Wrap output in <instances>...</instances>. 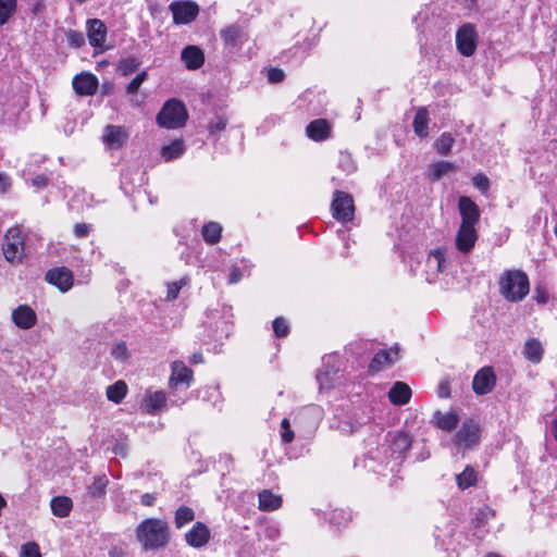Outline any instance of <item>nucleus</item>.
Listing matches in <instances>:
<instances>
[{
  "instance_id": "nucleus-44",
  "label": "nucleus",
  "mask_w": 557,
  "mask_h": 557,
  "mask_svg": "<svg viewBox=\"0 0 557 557\" xmlns=\"http://www.w3.org/2000/svg\"><path fill=\"white\" fill-rule=\"evenodd\" d=\"M494 516L495 511L491 507L484 506L476 511L474 522L478 528H481Z\"/></svg>"
},
{
  "instance_id": "nucleus-47",
  "label": "nucleus",
  "mask_w": 557,
  "mask_h": 557,
  "mask_svg": "<svg viewBox=\"0 0 557 557\" xmlns=\"http://www.w3.org/2000/svg\"><path fill=\"white\" fill-rule=\"evenodd\" d=\"M65 36L71 47L81 48L85 44V37L81 32L70 29L66 32Z\"/></svg>"
},
{
  "instance_id": "nucleus-46",
  "label": "nucleus",
  "mask_w": 557,
  "mask_h": 557,
  "mask_svg": "<svg viewBox=\"0 0 557 557\" xmlns=\"http://www.w3.org/2000/svg\"><path fill=\"white\" fill-rule=\"evenodd\" d=\"M273 332L277 337H285L289 333V325L284 318H276L273 323Z\"/></svg>"
},
{
  "instance_id": "nucleus-61",
  "label": "nucleus",
  "mask_w": 557,
  "mask_h": 557,
  "mask_svg": "<svg viewBox=\"0 0 557 557\" xmlns=\"http://www.w3.org/2000/svg\"><path fill=\"white\" fill-rule=\"evenodd\" d=\"M190 362L196 364V363H202L203 362V357H202V354L201 352H195L191 358H190Z\"/></svg>"
},
{
  "instance_id": "nucleus-59",
  "label": "nucleus",
  "mask_w": 557,
  "mask_h": 557,
  "mask_svg": "<svg viewBox=\"0 0 557 557\" xmlns=\"http://www.w3.org/2000/svg\"><path fill=\"white\" fill-rule=\"evenodd\" d=\"M33 186L44 188L48 184V177L45 175H37L32 181Z\"/></svg>"
},
{
  "instance_id": "nucleus-20",
  "label": "nucleus",
  "mask_w": 557,
  "mask_h": 557,
  "mask_svg": "<svg viewBox=\"0 0 557 557\" xmlns=\"http://www.w3.org/2000/svg\"><path fill=\"white\" fill-rule=\"evenodd\" d=\"M14 324L22 330L32 329L37 322L36 312L27 305H20L12 311Z\"/></svg>"
},
{
  "instance_id": "nucleus-25",
  "label": "nucleus",
  "mask_w": 557,
  "mask_h": 557,
  "mask_svg": "<svg viewBox=\"0 0 557 557\" xmlns=\"http://www.w3.org/2000/svg\"><path fill=\"white\" fill-rule=\"evenodd\" d=\"M411 398V388L404 382H396L388 391V399L395 406H404Z\"/></svg>"
},
{
  "instance_id": "nucleus-11",
  "label": "nucleus",
  "mask_w": 557,
  "mask_h": 557,
  "mask_svg": "<svg viewBox=\"0 0 557 557\" xmlns=\"http://www.w3.org/2000/svg\"><path fill=\"white\" fill-rule=\"evenodd\" d=\"M458 210L461 218L460 225L476 227L481 212L478 205L471 198L467 196L459 197Z\"/></svg>"
},
{
  "instance_id": "nucleus-58",
  "label": "nucleus",
  "mask_w": 557,
  "mask_h": 557,
  "mask_svg": "<svg viewBox=\"0 0 557 557\" xmlns=\"http://www.w3.org/2000/svg\"><path fill=\"white\" fill-rule=\"evenodd\" d=\"M10 177L4 173H0V193H5L10 188Z\"/></svg>"
},
{
  "instance_id": "nucleus-24",
  "label": "nucleus",
  "mask_w": 557,
  "mask_h": 557,
  "mask_svg": "<svg viewBox=\"0 0 557 557\" xmlns=\"http://www.w3.org/2000/svg\"><path fill=\"white\" fill-rule=\"evenodd\" d=\"M181 59L188 70H198L205 62V54L197 46H187L181 53Z\"/></svg>"
},
{
  "instance_id": "nucleus-4",
  "label": "nucleus",
  "mask_w": 557,
  "mask_h": 557,
  "mask_svg": "<svg viewBox=\"0 0 557 557\" xmlns=\"http://www.w3.org/2000/svg\"><path fill=\"white\" fill-rule=\"evenodd\" d=\"M342 361L337 355H327L322 359V366L318 370L315 379L320 392H326L341 384Z\"/></svg>"
},
{
  "instance_id": "nucleus-18",
  "label": "nucleus",
  "mask_w": 557,
  "mask_h": 557,
  "mask_svg": "<svg viewBox=\"0 0 557 557\" xmlns=\"http://www.w3.org/2000/svg\"><path fill=\"white\" fill-rule=\"evenodd\" d=\"M73 89L78 96H92L98 89V78L91 73H81L72 81Z\"/></svg>"
},
{
  "instance_id": "nucleus-55",
  "label": "nucleus",
  "mask_w": 557,
  "mask_h": 557,
  "mask_svg": "<svg viewBox=\"0 0 557 557\" xmlns=\"http://www.w3.org/2000/svg\"><path fill=\"white\" fill-rule=\"evenodd\" d=\"M243 277V272L240 268L237 265H232L228 273V283L230 284H236L238 283Z\"/></svg>"
},
{
  "instance_id": "nucleus-14",
  "label": "nucleus",
  "mask_w": 557,
  "mask_h": 557,
  "mask_svg": "<svg viewBox=\"0 0 557 557\" xmlns=\"http://www.w3.org/2000/svg\"><path fill=\"white\" fill-rule=\"evenodd\" d=\"M170 10L173 14L174 23L188 24L198 15L199 8L193 1H176L171 3Z\"/></svg>"
},
{
  "instance_id": "nucleus-42",
  "label": "nucleus",
  "mask_w": 557,
  "mask_h": 557,
  "mask_svg": "<svg viewBox=\"0 0 557 557\" xmlns=\"http://www.w3.org/2000/svg\"><path fill=\"white\" fill-rule=\"evenodd\" d=\"M139 65L140 61L137 58L128 57L119 62L117 72L123 76H128L134 73Z\"/></svg>"
},
{
  "instance_id": "nucleus-57",
  "label": "nucleus",
  "mask_w": 557,
  "mask_h": 557,
  "mask_svg": "<svg viewBox=\"0 0 557 557\" xmlns=\"http://www.w3.org/2000/svg\"><path fill=\"white\" fill-rule=\"evenodd\" d=\"M157 500V494L156 493H146L141 495L140 503L144 506L151 507L154 505Z\"/></svg>"
},
{
  "instance_id": "nucleus-3",
  "label": "nucleus",
  "mask_w": 557,
  "mask_h": 557,
  "mask_svg": "<svg viewBox=\"0 0 557 557\" xmlns=\"http://www.w3.org/2000/svg\"><path fill=\"white\" fill-rule=\"evenodd\" d=\"M499 292L510 302L521 301L530 292L528 275L520 270L505 271L499 280Z\"/></svg>"
},
{
  "instance_id": "nucleus-10",
  "label": "nucleus",
  "mask_w": 557,
  "mask_h": 557,
  "mask_svg": "<svg viewBox=\"0 0 557 557\" xmlns=\"http://www.w3.org/2000/svg\"><path fill=\"white\" fill-rule=\"evenodd\" d=\"M447 268L446 249L431 250L425 261V274L429 283L436 282L440 273Z\"/></svg>"
},
{
  "instance_id": "nucleus-60",
  "label": "nucleus",
  "mask_w": 557,
  "mask_h": 557,
  "mask_svg": "<svg viewBox=\"0 0 557 557\" xmlns=\"http://www.w3.org/2000/svg\"><path fill=\"white\" fill-rule=\"evenodd\" d=\"M280 535V530L276 527H269L267 529V537L270 540H276Z\"/></svg>"
},
{
  "instance_id": "nucleus-38",
  "label": "nucleus",
  "mask_w": 557,
  "mask_h": 557,
  "mask_svg": "<svg viewBox=\"0 0 557 557\" xmlns=\"http://www.w3.org/2000/svg\"><path fill=\"white\" fill-rule=\"evenodd\" d=\"M456 482L459 488L466 490L476 483V471L467 466L465 470L456 475Z\"/></svg>"
},
{
  "instance_id": "nucleus-13",
  "label": "nucleus",
  "mask_w": 557,
  "mask_h": 557,
  "mask_svg": "<svg viewBox=\"0 0 557 557\" xmlns=\"http://www.w3.org/2000/svg\"><path fill=\"white\" fill-rule=\"evenodd\" d=\"M496 375L492 367L481 368L473 376L472 388L476 395H486L493 391Z\"/></svg>"
},
{
  "instance_id": "nucleus-40",
  "label": "nucleus",
  "mask_w": 557,
  "mask_h": 557,
  "mask_svg": "<svg viewBox=\"0 0 557 557\" xmlns=\"http://www.w3.org/2000/svg\"><path fill=\"white\" fill-rule=\"evenodd\" d=\"M195 519V511L187 506H181L175 511L174 523L177 529H182Z\"/></svg>"
},
{
  "instance_id": "nucleus-22",
  "label": "nucleus",
  "mask_w": 557,
  "mask_h": 557,
  "mask_svg": "<svg viewBox=\"0 0 557 557\" xmlns=\"http://www.w3.org/2000/svg\"><path fill=\"white\" fill-rule=\"evenodd\" d=\"M87 36L92 47H102L107 38V27L104 23L98 18H90L86 23Z\"/></svg>"
},
{
  "instance_id": "nucleus-35",
  "label": "nucleus",
  "mask_w": 557,
  "mask_h": 557,
  "mask_svg": "<svg viewBox=\"0 0 557 557\" xmlns=\"http://www.w3.org/2000/svg\"><path fill=\"white\" fill-rule=\"evenodd\" d=\"M222 226L216 222H209L202 226L201 234L205 242L214 245L220 242Z\"/></svg>"
},
{
  "instance_id": "nucleus-17",
  "label": "nucleus",
  "mask_w": 557,
  "mask_h": 557,
  "mask_svg": "<svg viewBox=\"0 0 557 557\" xmlns=\"http://www.w3.org/2000/svg\"><path fill=\"white\" fill-rule=\"evenodd\" d=\"M211 537L209 528L203 522H196L189 531L185 533L186 543L194 548L205 547Z\"/></svg>"
},
{
  "instance_id": "nucleus-29",
  "label": "nucleus",
  "mask_w": 557,
  "mask_h": 557,
  "mask_svg": "<svg viewBox=\"0 0 557 557\" xmlns=\"http://www.w3.org/2000/svg\"><path fill=\"white\" fill-rule=\"evenodd\" d=\"M412 126L417 136L423 138L429 135V113L426 108L420 107L417 110Z\"/></svg>"
},
{
  "instance_id": "nucleus-15",
  "label": "nucleus",
  "mask_w": 557,
  "mask_h": 557,
  "mask_svg": "<svg viewBox=\"0 0 557 557\" xmlns=\"http://www.w3.org/2000/svg\"><path fill=\"white\" fill-rule=\"evenodd\" d=\"M478 240L476 227L459 225L455 245L459 252L467 255L472 251Z\"/></svg>"
},
{
  "instance_id": "nucleus-5",
  "label": "nucleus",
  "mask_w": 557,
  "mask_h": 557,
  "mask_svg": "<svg viewBox=\"0 0 557 557\" xmlns=\"http://www.w3.org/2000/svg\"><path fill=\"white\" fill-rule=\"evenodd\" d=\"M187 111L184 104L175 99L165 102L157 115V122L160 126L174 129L182 127L187 120Z\"/></svg>"
},
{
  "instance_id": "nucleus-21",
  "label": "nucleus",
  "mask_w": 557,
  "mask_h": 557,
  "mask_svg": "<svg viewBox=\"0 0 557 557\" xmlns=\"http://www.w3.org/2000/svg\"><path fill=\"white\" fill-rule=\"evenodd\" d=\"M171 369L172 373L170 376V385L172 387L184 385L187 388L190 386L193 381V371L183 361H174Z\"/></svg>"
},
{
  "instance_id": "nucleus-45",
  "label": "nucleus",
  "mask_w": 557,
  "mask_h": 557,
  "mask_svg": "<svg viewBox=\"0 0 557 557\" xmlns=\"http://www.w3.org/2000/svg\"><path fill=\"white\" fill-rule=\"evenodd\" d=\"M281 440L284 444H289L293 442L295 434L294 431L290 428L289 420L287 418H284L281 422Z\"/></svg>"
},
{
  "instance_id": "nucleus-50",
  "label": "nucleus",
  "mask_w": 557,
  "mask_h": 557,
  "mask_svg": "<svg viewBox=\"0 0 557 557\" xmlns=\"http://www.w3.org/2000/svg\"><path fill=\"white\" fill-rule=\"evenodd\" d=\"M473 185L483 194H485L490 188V180L486 175L479 173L472 178Z\"/></svg>"
},
{
  "instance_id": "nucleus-36",
  "label": "nucleus",
  "mask_w": 557,
  "mask_h": 557,
  "mask_svg": "<svg viewBox=\"0 0 557 557\" xmlns=\"http://www.w3.org/2000/svg\"><path fill=\"white\" fill-rule=\"evenodd\" d=\"M524 357L533 362L539 363L543 358V347L537 339H529L524 345Z\"/></svg>"
},
{
  "instance_id": "nucleus-33",
  "label": "nucleus",
  "mask_w": 557,
  "mask_h": 557,
  "mask_svg": "<svg viewBox=\"0 0 557 557\" xmlns=\"http://www.w3.org/2000/svg\"><path fill=\"white\" fill-rule=\"evenodd\" d=\"M185 151V145L182 139H175L161 149V157L165 161H171L180 158Z\"/></svg>"
},
{
  "instance_id": "nucleus-1",
  "label": "nucleus",
  "mask_w": 557,
  "mask_h": 557,
  "mask_svg": "<svg viewBox=\"0 0 557 557\" xmlns=\"http://www.w3.org/2000/svg\"><path fill=\"white\" fill-rule=\"evenodd\" d=\"M386 442L387 447H377L375 450L368 453L364 459L366 468L376 472L377 468L372 465L374 461L380 465H387L389 459L401 460L412 443L411 437L405 432L389 433Z\"/></svg>"
},
{
  "instance_id": "nucleus-53",
  "label": "nucleus",
  "mask_w": 557,
  "mask_h": 557,
  "mask_svg": "<svg viewBox=\"0 0 557 557\" xmlns=\"http://www.w3.org/2000/svg\"><path fill=\"white\" fill-rule=\"evenodd\" d=\"M90 233V225L86 223H77L74 226V234L78 238H85Z\"/></svg>"
},
{
  "instance_id": "nucleus-9",
  "label": "nucleus",
  "mask_w": 557,
  "mask_h": 557,
  "mask_svg": "<svg viewBox=\"0 0 557 557\" xmlns=\"http://www.w3.org/2000/svg\"><path fill=\"white\" fill-rule=\"evenodd\" d=\"M480 442V426L473 420L463 422L455 435L454 443L458 448L469 449Z\"/></svg>"
},
{
  "instance_id": "nucleus-28",
  "label": "nucleus",
  "mask_w": 557,
  "mask_h": 557,
  "mask_svg": "<svg viewBox=\"0 0 557 557\" xmlns=\"http://www.w3.org/2000/svg\"><path fill=\"white\" fill-rule=\"evenodd\" d=\"M259 505L258 508L261 511H274L282 506L281 495L274 494L270 490H263L258 495Z\"/></svg>"
},
{
  "instance_id": "nucleus-49",
  "label": "nucleus",
  "mask_w": 557,
  "mask_h": 557,
  "mask_svg": "<svg viewBox=\"0 0 557 557\" xmlns=\"http://www.w3.org/2000/svg\"><path fill=\"white\" fill-rule=\"evenodd\" d=\"M146 78H147L146 71H141L140 73H138L127 85L126 92L129 95L137 92V90L141 86V84L146 81Z\"/></svg>"
},
{
  "instance_id": "nucleus-37",
  "label": "nucleus",
  "mask_w": 557,
  "mask_h": 557,
  "mask_svg": "<svg viewBox=\"0 0 557 557\" xmlns=\"http://www.w3.org/2000/svg\"><path fill=\"white\" fill-rule=\"evenodd\" d=\"M108 484L109 480L104 474L95 476L92 483L87 486V493L92 498L102 497L106 495Z\"/></svg>"
},
{
  "instance_id": "nucleus-34",
  "label": "nucleus",
  "mask_w": 557,
  "mask_h": 557,
  "mask_svg": "<svg viewBox=\"0 0 557 557\" xmlns=\"http://www.w3.org/2000/svg\"><path fill=\"white\" fill-rule=\"evenodd\" d=\"M106 394L110 401L120 404L127 394V385L124 381L119 380L107 387Z\"/></svg>"
},
{
  "instance_id": "nucleus-7",
  "label": "nucleus",
  "mask_w": 557,
  "mask_h": 557,
  "mask_svg": "<svg viewBox=\"0 0 557 557\" xmlns=\"http://www.w3.org/2000/svg\"><path fill=\"white\" fill-rule=\"evenodd\" d=\"M331 210L333 218L338 222H351L355 214V203L352 196L341 190L334 191Z\"/></svg>"
},
{
  "instance_id": "nucleus-43",
  "label": "nucleus",
  "mask_w": 557,
  "mask_h": 557,
  "mask_svg": "<svg viewBox=\"0 0 557 557\" xmlns=\"http://www.w3.org/2000/svg\"><path fill=\"white\" fill-rule=\"evenodd\" d=\"M189 283V278L184 276V277H181L180 280L177 281H174V282H171V283H168L166 285V297L165 299L168 301H172L174 299L177 298L181 289L186 286L187 284Z\"/></svg>"
},
{
  "instance_id": "nucleus-19",
  "label": "nucleus",
  "mask_w": 557,
  "mask_h": 557,
  "mask_svg": "<svg viewBox=\"0 0 557 557\" xmlns=\"http://www.w3.org/2000/svg\"><path fill=\"white\" fill-rule=\"evenodd\" d=\"M127 138L128 133L123 126L107 125L104 127L102 140L108 147L112 149L121 148L125 144Z\"/></svg>"
},
{
  "instance_id": "nucleus-52",
  "label": "nucleus",
  "mask_w": 557,
  "mask_h": 557,
  "mask_svg": "<svg viewBox=\"0 0 557 557\" xmlns=\"http://www.w3.org/2000/svg\"><path fill=\"white\" fill-rule=\"evenodd\" d=\"M226 119L222 116H216L214 121H211L208 125V129L210 134H214L218 132H222L226 127Z\"/></svg>"
},
{
  "instance_id": "nucleus-27",
  "label": "nucleus",
  "mask_w": 557,
  "mask_h": 557,
  "mask_svg": "<svg viewBox=\"0 0 557 557\" xmlns=\"http://www.w3.org/2000/svg\"><path fill=\"white\" fill-rule=\"evenodd\" d=\"M166 403V395L162 391L148 392L145 395L141 407L147 413H156L161 410Z\"/></svg>"
},
{
  "instance_id": "nucleus-26",
  "label": "nucleus",
  "mask_w": 557,
  "mask_h": 557,
  "mask_svg": "<svg viewBox=\"0 0 557 557\" xmlns=\"http://www.w3.org/2000/svg\"><path fill=\"white\" fill-rule=\"evenodd\" d=\"M398 359V347L391 349H383L375 354L369 369L372 372H377L386 364L393 363Z\"/></svg>"
},
{
  "instance_id": "nucleus-48",
  "label": "nucleus",
  "mask_w": 557,
  "mask_h": 557,
  "mask_svg": "<svg viewBox=\"0 0 557 557\" xmlns=\"http://www.w3.org/2000/svg\"><path fill=\"white\" fill-rule=\"evenodd\" d=\"M21 557H41L39 546L35 542H27L21 547Z\"/></svg>"
},
{
  "instance_id": "nucleus-2",
  "label": "nucleus",
  "mask_w": 557,
  "mask_h": 557,
  "mask_svg": "<svg viewBox=\"0 0 557 557\" xmlns=\"http://www.w3.org/2000/svg\"><path fill=\"white\" fill-rule=\"evenodd\" d=\"M136 537L145 550L159 549L170 541L169 524L158 518H147L136 528Z\"/></svg>"
},
{
  "instance_id": "nucleus-41",
  "label": "nucleus",
  "mask_w": 557,
  "mask_h": 557,
  "mask_svg": "<svg viewBox=\"0 0 557 557\" xmlns=\"http://www.w3.org/2000/svg\"><path fill=\"white\" fill-rule=\"evenodd\" d=\"M17 0H0V26L8 23L16 11Z\"/></svg>"
},
{
  "instance_id": "nucleus-31",
  "label": "nucleus",
  "mask_w": 557,
  "mask_h": 557,
  "mask_svg": "<svg viewBox=\"0 0 557 557\" xmlns=\"http://www.w3.org/2000/svg\"><path fill=\"white\" fill-rule=\"evenodd\" d=\"M52 513L59 518L67 517L72 509V499L66 496H57L51 499Z\"/></svg>"
},
{
  "instance_id": "nucleus-16",
  "label": "nucleus",
  "mask_w": 557,
  "mask_h": 557,
  "mask_svg": "<svg viewBox=\"0 0 557 557\" xmlns=\"http://www.w3.org/2000/svg\"><path fill=\"white\" fill-rule=\"evenodd\" d=\"M48 283L58 287L62 293L70 290L73 286V273L65 267L49 270L46 273Z\"/></svg>"
},
{
  "instance_id": "nucleus-23",
  "label": "nucleus",
  "mask_w": 557,
  "mask_h": 557,
  "mask_svg": "<svg viewBox=\"0 0 557 557\" xmlns=\"http://www.w3.org/2000/svg\"><path fill=\"white\" fill-rule=\"evenodd\" d=\"M307 136L314 141H323L331 137V124L325 119L311 121L306 127Z\"/></svg>"
},
{
  "instance_id": "nucleus-12",
  "label": "nucleus",
  "mask_w": 557,
  "mask_h": 557,
  "mask_svg": "<svg viewBox=\"0 0 557 557\" xmlns=\"http://www.w3.org/2000/svg\"><path fill=\"white\" fill-rule=\"evenodd\" d=\"M221 39L226 49L238 50L248 40V34L237 24H232L223 28L220 33Z\"/></svg>"
},
{
  "instance_id": "nucleus-56",
  "label": "nucleus",
  "mask_w": 557,
  "mask_h": 557,
  "mask_svg": "<svg viewBox=\"0 0 557 557\" xmlns=\"http://www.w3.org/2000/svg\"><path fill=\"white\" fill-rule=\"evenodd\" d=\"M437 395L440 398H448L450 396L449 382L444 380L438 384Z\"/></svg>"
},
{
  "instance_id": "nucleus-8",
  "label": "nucleus",
  "mask_w": 557,
  "mask_h": 557,
  "mask_svg": "<svg viewBox=\"0 0 557 557\" xmlns=\"http://www.w3.org/2000/svg\"><path fill=\"white\" fill-rule=\"evenodd\" d=\"M457 50L463 57H471L478 46V33L473 24H463L456 33Z\"/></svg>"
},
{
  "instance_id": "nucleus-51",
  "label": "nucleus",
  "mask_w": 557,
  "mask_h": 557,
  "mask_svg": "<svg viewBox=\"0 0 557 557\" xmlns=\"http://www.w3.org/2000/svg\"><path fill=\"white\" fill-rule=\"evenodd\" d=\"M111 355L116 359V360H125L127 357H128V350H127V346L124 342H120L117 344H115L112 349H111Z\"/></svg>"
},
{
  "instance_id": "nucleus-64",
  "label": "nucleus",
  "mask_w": 557,
  "mask_h": 557,
  "mask_svg": "<svg viewBox=\"0 0 557 557\" xmlns=\"http://www.w3.org/2000/svg\"><path fill=\"white\" fill-rule=\"evenodd\" d=\"M486 557H499L496 554H488Z\"/></svg>"
},
{
  "instance_id": "nucleus-39",
  "label": "nucleus",
  "mask_w": 557,
  "mask_h": 557,
  "mask_svg": "<svg viewBox=\"0 0 557 557\" xmlns=\"http://www.w3.org/2000/svg\"><path fill=\"white\" fill-rule=\"evenodd\" d=\"M455 144V138L450 133H443L434 143L435 150L441 156H448Z\"/></svg>"
},
{
  "instance_id": "nucleus-32",
  "label": "nucleus",
  "mask_w": 557,
  "mask_h": 557,
  "mask_svg": "<svg viewBox=\"0 0 557 557\" xmlns=\"http://www.w3.org/2000/svg\"><path fill=\"white\" fill-rule=\"evenodd\" d=\"M456 171V165L449 161H438L430 164L429 176L432 181H438L441 177Z\"/></svg>"
},
{
  "instance_id": "nucleus-30",
  "label": "nucleus",
  "mask_w": 557,
  "mask_h": 557,
  "mask_svg": "<svg viewBox=\"0 0 557 557\" xmlns=\"http://www.w3.org/2000/svg\"><path fill=\"white\" fill-rule=\"evenodd\" d=\"M433 420H434L436 426L444 431L454 430L457 426L458 421H459L458 416L453 411L445 412V413H443L441 411H436L433 416Z\"/></svg>"
},
{
  "instance_id": "nucleus-6",
  "label": "nucleus",
  "mask_w": 557,
  "mask_h": 557,
  "mask_svg": "<svg viewBox=\"0 0 557 557\" xmlns=\"http://www.w3.org/2000/svg\"><path fill=\"white\" fill-rule=\"evenodd\" d=\"M5 259L11 262H21L24 256V238L20 227H11L7 231L2 244Z\"/></svg>"
},
{
  "instance_id": "nucleus-54",
  "label": "nucleus",
  "mask_w": 557,
  "mask_h": 557,
  "mask_svg": "<svg viewBox=\"0 0 557 557\" xmlns=\"http://www.w3.org/2000/svg\"><path fill=\"white\" fill-rule=\"evenodd\" d=\"M284 72L281 69H270L268 72V79L271 83H281L284 79Z\"/></svg>"
},
{
  "instance_id": "nucleus-62",
  "label": "nucleus",
  "mask_w": 557,
  "mask_h": 557,
  "mask_svg": "<svg viewBox=\"0 0 557 557\" xmlns=\"http://www.w3.org/2000/svg\"><path fill=\"white\" fill-rule=\"evenodd\" d=\"M114 453L117 454V455H122V456H125V451H124V448L120 445H116L115 448H114Z\"/></svg>"
},
{
  "instance_id": "nucleus-63",
  "label": "nucleus",
  "mask_w": 557,
  "mask_h": 557,
  "mask_svg": "<svg viewBox=\"0 0 557 557\" xmlns=\"http://www.w3.org/2000/svg\"><path fill=\"white\" fill-rule=\"evenodd\" d=\"M554 436H555V438L557 441V419L554 422Z\"/></svg>"
}]
</instances>
